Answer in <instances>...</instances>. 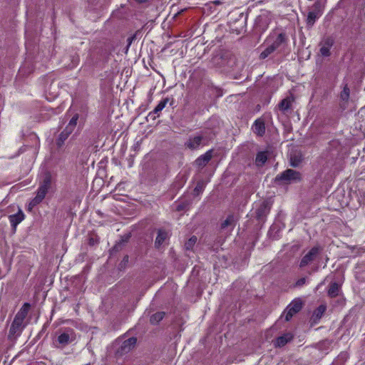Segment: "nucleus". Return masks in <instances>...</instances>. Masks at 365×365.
<instances>
[{
  "label": "nucleus",
  "mask_w": 365,
  "mask_h": 365,
  "mask_svg": "<svg viewBox=\"0 0 365 365\" xmlns=\"http://www.w3.org/2000/svg\"><path fill=\"white\" fill-rule=\"evenodd\" d=\"M76 339L75 331L71 328L59 329L53 340V346L57 349H63Z\"/></svg>",
  "instance_id": "nucleus-1"
},
{
  "label": "nucleus",
  "mask_w": 365,
  "mask_h": 365,
  "mask_svg": "<svg viewBox=\"0 0 365 365\" xmlns=\"http://www.w3.org/2000/svg\"><path fill=\"white\" fill-rule=\"evenodd\" d=\"M51 176L49 175H47L44 177L43 181L40 183L36 192V195L31 200L30 205L36 206L37 205L40 204L45 198L46 194L48 193V190L51 187Z\"/></svg>",
  "instance_id": "nucleus-2"
},
{
  "label": "nucleus",
  "mask_w": 365,
  "mask_h": 365,
  "mask_svg": "<svg viewBox=\"0 0 365 365\" xmlns=\"http://www.w3.org/2000/svg\"><path fill=\"white\" fill-rule=\"evenodd\" d=\"M287 37L284 33H272L267 38L265 43L269 44L274 49L280 52L282 51L287 43Z\"/></svg>",
  "instance_id": "nucleus-3"
},
{
  "label": "nucleus",
  "mask_w": 365,
  "mask_h": 365,
  "mask_svg": "<svg viewBox=\"0 0 365 365\" xmlns=\"http://www.w3.org/2000/svg\"><path fill=\"white\" fill-rule=\"evenodd\" d=\"M324 7V4L321 1H317L309 8L306 19V24L308 28H312L315 22L322 16Z\"/></svg>",
  "instance_id": "nucleus-4"
},
{
  "label": "nucleus",
  "mask_w": 365,
  "mask_h": 365,
  "mask_svg": "<svg viewBox=\"0 0 365 365\" xmlns=\"http://www.w3.org/2000/svg\"><path fill=\"white\" fill-rule=\"evenodd\" d=\"M301 180V175L299 172L287 169L285 171L277 175L275 178V182H281L284 184H289L292 182H297Z\"/></svg>",
  "instance_id": "nucleus-5"
},
{
  "label": "nucleus",
  "mask_w": 365,
  "mask_h": 365,
  "mask_svg": "<svg viewBox=\"0 0 365 365\" xmlns=\"http://www.w3.org/2000/svg\"><path fill=\"white\" fill-rule=\"evenodd\" d=\"M270 209V205L267 201L256 203L253 209V215H255V217L259 222H264L267 215L269 214Z\"/></svg>",
  "instance_id": "nucleus-6"
},
{
  "label": "nucleus",
  "mask_w": 365,
  "mask_h": 365,
  "mask_svg": "<svg viewBox=\"0 0 365 365\" xmlns=\"http://www.w3.org/2000/svg\"><path fill=\"white\" fill-rule=\"evenodd\" d=\"M321 250L322 249L319 246L313 247L301 259L299 267H304L312 263L320 253Z\"/></svg>",
  "instance_id": "nucleus-7"
},
{
  "label": "nucleus",
  "mask_w": 365,
  "mask_h": 365,
  "mask_svg": "<svg viewBox=\"0 0 365 365\" xmlns=\"http://www.w3.org/2000/svg\"><path fill=\"white\" fill-rule=\"evenodd\" d=\"M24 320L19 319L17 317H14L13 322L11 323L10 329H9V338H16L21 335L23 329L25 327L24 324Z\"/></svg>",
  "instance_id": "nucleus-8"
},
{
  "label": "nucleus",
  "mask_w": 365,
  "mask_h": 365,
  "mask_svg": "<svg viewBox=\"0 0 365 365\" xmlns=\"http://www.w3.org/2000/svg\"><path fill=\"white\" fill-rule=\"evenodd\" d=\"M302 307V303L301 300L295 299L292 301L286 309L284 313L285 321H289L295 314L301 310Z\"/></svg>",
  "instance_id": "nucleus-9"
},
{
  "label": "nucleus",
  "mask_w": 365,
  "mask_h": 365,
  "mask_svg": "<svg viewBox=\"0 0 365 365\" xmlns=\"http://www.w3.org/2000/svg\"><path fill=\"white\" fill-rule=\"evenodd\" d=\"M204 138L201 135H190L185 143V146L192 150L198 149L203 145Z\"/></svg>",
  "instance_id": "nucleus-10"
},
{
  "label": "nucleus",
  "mask_w": 365,
  "mask_h": 365,
  "mask_svg": "<svg viewBox=\"0 0 365 365\" xmlns=\"http://www.w3.org/2000/svg\"><path fill=\"white\" fill-rule=\"evenodd\" d=\"M334 44V39L331 37H327L320 43L319 53L324 57H328L331 55L330 49Z\"/></svg>",
  "instance_id": "nucleus-11"
},
{
  "label": "nucleus",
  "mask_w": 365,
  "mask_h": 365,
  "mask_svg": "<svg viewBox=\"0 0 365 365\" xmlns=\"http://www.w3.org/2000/svg\"><path fill=\"white\" fill-rule=\"evenodd\" d=\"M253 132L259 135L263 136L265 133V124L264 120L262 118H257L253 123L252 125Z\"/></svg>",
  "instance_id": "nucleus-12"
},
{
  "label": "nucleus",
  "mask_w": 365,
  "mask_h": 365,
  "mask_svg": "<svg viewBox=\"0 0 365 365\" xmlns=\"http://www.w3.org/2000/svg\"><path fill=\"white\" fill-rule=\"evenodd\" d=\"M212 157V150H207L205 154L201 155L195 160V164L198 167L205 166Z\"/></svg>",
  "instance_id": "nucleus-13"
},
{
  "label": "nucleus",
  "mask_w": 365,
  "mask_h": 365,
  "mask_svg": "<svg viewBox=\"0 0 365 365\" xmlns=\"http://www.w3.org/2000/svg\"><path fill=\"white\" fill-rule=\"evenodd\" d=\"M24 214L23 211L21 209H19V211L17 213L11 215L9 216V222L11 223V227L16 230V226L24 220Z\"/></svg>",
  "instance_id": "nucleus-14"
},
{
  "label": "nucleus",
  "mask_w": 365,
  "mask_h": 365,
  "mask_svg": "<svg viewBox=\"0 0 365 365\" xmlns=\"http://www.w3.org/2000/svg\"><path fill=\"white\" fill-rule=\"evenodd\" d=\"M293 339V335L291 333H286L277 337L274 342L275 347H282Z\"/></svg>",
  "instance_id": "nucleus-15"
},
{
  "label": "nucleus",
  "mask_w": 365,
  "mask_h": 365,
  "mask_svg": "<svg viewBox=\"0 0 365 365\" xmlns=\"http://www.w3.org/2000/svg\"><path fill=\"white\" fill-rule=\"evenodd\" d=\"M168 102V98H165L160 101V103L157 105L154 110L148 114V117L152 118L153 120H155L156 117L159 116L160 113L166 106Z\"/></svg>",
  "instance_id": "nucleus-16"
},
{
  "label": "nucleus",
  "mask_w": 365,
  "mask_h": 365,
  "mask_svg": "<svg viewBox=\"0 0 365 365\" xmlns=\"http://www.w3.org/2000/svg\"><path fill=\"white\" fill-rule=\"evenodd\" d=\"M168 238V233L164 230H159L158 232V235L155 239V246L159 248L160 247Z\"/></svg>",
  "instance_id": "nucleus-17"
},
{
  "label": "nucleus",
  "mask_w": 365,
  "mask_h": 365,
  "mask_svg": "<svg viewBox=\"0 0 365 365\" xmlns=\"http://www.w3.org/2000/svg\"><path fill=\"white\" fill-rule=\"evenodd\" d=\"M136 342L137 339L135 337H130L125 340L121 345V351L123 352L130 351L135 347Z\"/></svg>",
  "instance_id": "nucleus-18"
},
{
  "label": "nucleus",
  "mask_w": 365,
  "mask_h": 365,
  "mask_svg": "<svg viewBox=\"0 0 365 365\" xmlns=\"http://www.w3.org/2000/svg\"><path fill=\"white\" fill-rule=\"evenodd\" d=\"M349 96H350V90H349L347 84H346L344 86V88L340 94V99L341 101V106L342 107H344V108L346 107V106L349 101Z\"/></svg>",
  "instance_id": "nucleus-19"
},
{
  "label": "nucleus",
  "mask_w": 365,
  "mask_h": 365,
  "mask_svg": "<svg viewBox=\"0 0 365 365\" xmlns=\"http://www.w3.org/2000/svg\"><path fill=\"white\" fill-rule=\"evenodd\" d=\"M71 130H68V128H65L64 130L60 133L58 139L56 140V145L58 147H61L64 141L68 138V136L72 133Z\"/></svg>",
  "instance_id": "nucleus-20"
},
{
  "label": "nucleus",
  "mask_w": 365,
  "mask_h": 365,
  "mask_svg": "<svg viewBox=\"0 0 365 365\" xmlns=\"http://www.w3.org/2000/svg\"><path fill=\"white\" fill-rule=\"evenodd\" d=\"M267 160V153L265 151L258 152L256 155L255 163L257 166H262Z\"/></svg>",
  "instance_id": "nucleus-21"
},
{
  "label": "nucleus",
  "mask_w": 365,
  "mask_h": 365,
  "mask_svg": "<svg viewBox=\"0 0 365 365\" xmlns=\"http://www.w3.org/2000/svg\"><path fill=\"white\" fill-rule=\"evenodd\" d=\"M29 308L30 304L29 303H25L23 305V307L20 309V310L17 312L15 317H17L24 321L28 314Z\"/></svg>",
  "instance_id": "nucleus-22"
},
{
  "label": "nucleus",
  "mask_w": 365,
  "mask_h": 365,
  "mask_svg": "<svg viewBox=\"0 0 365 365\" xmlns=\"http://www.w3.org/2000/svg\"><path fill=\"white\" fill-rule=\"evenodd\" d=\"M339 286L336 282H333L330 284L328 295L331 297H335L339 294Z\"/></svg>",
  "instance_id": "nucleus-23"
},
{
  "label": "nucleus",
  "mask_w": 365,
  "mask_h": 365,
  "mask_svg": "<svg viewBox=\"0 0 365 365\" xmlns=\"http://www.w3.org/2000/svg\"><path fill=\"white\" fill-rule=\"evenodd\" d=\"M165 314V313L164 312H159L153 314L150 319V323L153 324H157L164 318Z\"/></svg>",
  "instance_id": "nucleus-24"
},
{
  "label": "nucleus",
  "mask_w": 365,
  "mask_h": 365,
  "mask_svg": "<svg viewBox=\"0 0 365 365\" xmlns=\"http://www.w3.org/2000/svg\"><path fill=\"white\" fill-rule=\"evenodd\" d=\"M79 118V115L78 113H76L69 120L68 125H66V128L68 130H71V132H73L75 128L77 125V122Z\"/></svg>",
  "instance_id": "nucleus-25"
},
{
  "label": "nucleus",
  "mask_w": 365,
  "mask_h": 365,
  "mask_svg": "<svg viewBox=\"0 0 365 365\" xmlns=\"http://www.w3.org/2000/svg\"><path fill=\"white\" fill-rule=\"evenodd\" d=\"M235 224V218L233 215H229L226 220L222 223V228H226L227 227H231L233 228Z\"/></svg>",
  "instance_id": "nucleus-26"
},
{
  "label": "nucleus",
  "mask_w": 365,
  "mask_h": 365,
  "mask_svg": "<svg viewBox=\"0 0 365 365\" xmlns=\"http://www.w3.org/2000/svg\"><path fill=\"white\" fill-rule=\"evenodd\" d=\"M275 51H276L274 49V48H272L271 46V45L267 44L266 48L263 51H262V53H260L259 58L261 59H264Z\"/></svg>",
  "instance_id": "nucleus-27"
},
{
  "label": "nucleus",
  "mask_w": 365,
  "mask_h": 365,
  "mask_svg": "<svg viewBox=\"0 0 365 365\" xmlns=\"http://www.w3.org/2000/svg\"><path fill=\"white\" fill-rule=\"evenodd\" d=\"M291 107V102L289 99L284 98L279 103V108L282 111L287 110Z\"/></svg>",
  "instance_id": "nucleus-28"
},
{
  "label": "nucleus",
  "mask_w": 365,
  "mask_h": 365,
  "mask_svg": "<svg viewBox=\"0 0 365 365\" xmlns=\"http://www.w3.org/2000/svg\"><path fill=\"white\" fill-rule=\"evenodd\" d=\"M326 311V306L325 305H320L319 306L317 309L314 311V316L317 318V319H320L322 315L324 314V313Z\"/></svg>",
  "instance_id": "nucleus-29"
},
{
  "label": "nucleus",
  "mask_w": 365,
  "mask_h": 365,
  "mask_svg": "<svg viewBox=\"0 0 365 365\" xmlns=\"http://www.w3.org/2000/svg\"><path fill=\"white\" fill-rule=\"evenodd\" d=\"M197 237H191L185 244L186 250H191L197 242Z\"/></svg>",
  "instance_id": "nucleus-30"
},
{
  "label": "nucleus",
  "mask_w": 365,
  "mask_h": 365,
  "mask_svg": "<svg viewBox=\"0 0 365 365\" xmlns=\"http://www.w3.org/2000/svg\"><path fill=\"white\" fill-rule=\"evenodd\" d=\"M305 283H306V278L305 277H302V278L299 279L296 282V283L294 284V287H300L303 286Z\"/></svg>",
  "instance_id": "nucleus-31"
},
{
  "label": "nucleus",
  "mask_w": 365,
  "mask_h": 365,
  "mask_svg": "<svg viewBox=\"0 0 365 365\" xmlns=\"http://www.w3.org/2000/svg\"><path fill=\"white\" fill-rule=\"evenodd\" d=\"M202 190H203V184L198 182L197 184L194 191L196 192L197 193H199L200 192H202Z\"/></svg>",
  "instance_id": "nucleus-32"
},
{
  "label": "nucleus",
  "mask_w": 365,
  "mask_h": 365,
  "mask_svg": "<svg viewBox=\"0 0 365 365\" xmlns=\"http://www.w3.org/2000/svg\"><path fill=\"white\" fill-rule=\"evenodd\" d=\"M96 242H97V241H96V240H95L93 237H91V238H90V239H89V244H90L91 245H94L95 243H96Z\"/></svg>",
  "instance_id": "nucleus-33"
},
{
  "label": "nucleus",
  "mask_w": 365,
  "mask_h": 365,
  "mask_svg": "<svg viewBox=\"0 0 365 365\" xmlns=\"http://www.w3.org/2000/svg\"><path fill=\"white\" fill-rule=\"evenodd\" d=\"M183 207H183L182 205H178L177 206V210L180 211V210H182L183 209Z\"/></svg>",
  "instance_id": "nucleus-34"
},
{
  "label": "nucleus",
  "mask_w": 365,
  "mask_h": 365,
  "mask_svg": "<svg viewBox=\"0 0 365 365\" xmlns=\"http://www.w3.org/2000/svg\"><path fill=\"white\" fill-rule=\"evenodd\" d=\"M291 165H292L293 167H297V166L298 165V163H295V162H294V161H292Z\"/></svg>",
  "instance_id": "nucleus-35"
},
{
  "label": "nucleus",
  "mask_w": 365,
  "mask_h": 365,
  "mask_svg": "<svg viewBox=\"0 0 365 365\" xmlns=\"http://www.w3.org/2000/svg\"><path fill=\"white\" fill-rule=\"evenodd\" d=\"M137 2H139V3H145L148 0H135Z\"/></svg>",
  "instance_id": "nucleus-36"
},
{
  "label": "nucleus",
  "mask_w": 365,
  "mask_h": 365,
  "mask_svg": "<svg viewBox=\"0 0 365 365\" xmlns=\"http://www.w3.org/2000/svg\"><path fill=\"white\" fill-rule=\"evenodd\" d=\"M35 206H31L30 205V203L29 204V207H28V210H31L33 207H34Z\"/></svg>",
  "instance_id": "nucleus-37"
}]
</instances>
